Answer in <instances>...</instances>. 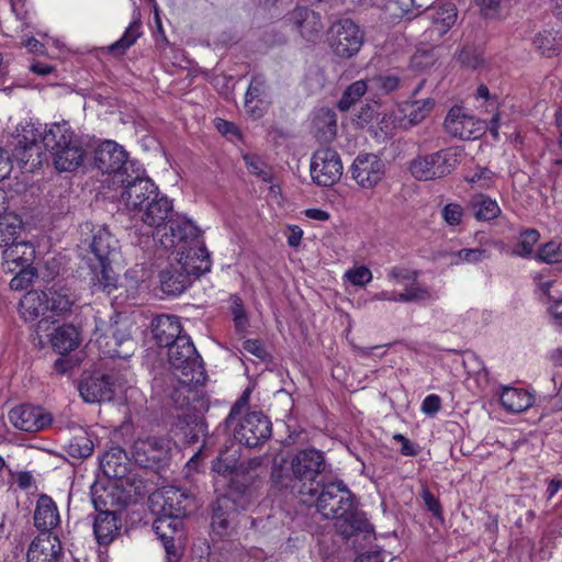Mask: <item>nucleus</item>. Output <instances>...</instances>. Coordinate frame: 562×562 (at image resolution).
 Masks as SVG:
<instances>
[{
	"mask_svg": "<svg viewBox=\"0 0 562 562\" xmlns=\"http://www.w3.org/2000/svg\"><path fill=\"white\" fill-rule=\"evenodd\" d=\"M151 199L133 220L147 226L161 247L176 250L180 271L176 274L162 271L160 282L166 293L180 294L190 276L199 277L211 271V256L201 239L199 227L188 217L173 213L172 200L160 193Z\"/></svg>",
	"mask_w": 562,
	"mask_h": 562,
	"instance_id": "nucleus-1",
	"label": "nucleus"
},
{
	"mask_svg": "<svg viewBox=\"0 0 562 562\" xmlns=\"http://www.w3.org/2000/svg\"><path fill=\"white\" fill-rule=\"evenodd\" d=\"M155 337L159 346L168 347L170 366L175 370L173 375L178 381L172 398L178 393L191 392L196 386L203 385L206 372L200 355L196 352L191 338L182 334L180 318L175 315H166L158 318Z\"/></svg>",
	"mask_w": 562,
	"mask_h": 562,
	"instance_id": "nucleus-2",
	"label": "nucleus"
},
{
	"mask_svg": "<svg viewBox=\"0 0 562 562\" xmlns=\"http://www.w3.org/2000/svg\"><path fill=\"white\" fill-rule=\"evenodd\" d=\"M316 507L324 518L336 520L335 526L345 538L356 532H373V526L357 510L356 497L342 481L323 485Z\"/></svg>",
	"mask_w": 562,
	"mask_h": 562,
	"instance_id": "nucleus-3",
	"label": "nucleus"
},
{
	"mask_svg": "<svg viewBox=\"0 0 562 562\" xmlns=\"http://www.w3.org/2000/svg\"><path fill=\"white\" fill-rule=\"evenodd\" d=\"M150 499L153 503L162 502L160 517L154 522V529L171 561L172 558L177 559L172 533L181 525L180 518L187 515L191 499L183 490L175 486L162 487Z\"/></svg>",
	"mask_w": 562,
	"mask_h": 562,
	"instance_id": "nucleus-4",
	"label": "nucleus"
},
{
	"mask_svg": "<svg viewBox=\"0 0 562 562\" xmlns=\"http://www.w3.org/2000/svg\"><path fill=\"white\" fill-rule=\"evenodd\" d=\"M42 142L50 153L57 171L71 172L82 165L83 147L67 121L47 125Z\"/></svg>",
	"mask_w": 562,
	"mask_h": 562,
	"instance_id": "nucleus-5",
	"label": "nucleus"
},
{
	"mask_svg": "<svg viewBox=\"0 0 562 562\" xmlns=\"http://www.w3.org/2000/svg\"><path fill=\"white\" fill-rule=\"evenodd\" d=\"M90 248L99 261V271H94L93 288L111 293L116 288V277L111 268V257L119 249V240L106 226H99L92 231Z\"/></svg>",
	"mask_w": 562,
	"mask_h": 562,
	"instance_id": "nucleus-6",
	"label": "nucleus"
},
{
	"mask_svg": "<svg viewBox=\"0 0 562 562\" xmlns=\"http://www.w3.org/2000/svg\"><path fill=\"white\" fill-rule=\"evenodd\" d=\"M462 150L449 147L428 155H419L412 159L408 170L418 181H429L450 175L461 162Z\"/></svg>",
	"mask_w": 562,
	"mask_h": 562,
	"instance_id": "nucleus-7",
	"label": "nucleus"
},
{
	"mask_svg": "<svg viewBox=\"0 0 562 562\" xmlns=\"http://www.w3.org/2000/svg\"><path fill=\"white\" fill-rule=\"evenodd\" d=\"M386 278L393 284L404 286L402 292L383 290L372 296V301L411 303L435 300L436 296L427 288L417 283V272L403 267H393Z\"/></svg>",
	"mask_w": 562,
	"mask_h": 562,
	"instance_id": "nucleus-8",
	"label": "nucleus"
},
{
	"mask_svg": "<svg viewBox=\"0 0 562 562\" xmlns=\"http://www.w3.org/2000/svg\"><path fill=\"white\" fill-rule=\"evenodd\" d=\"M363 42V31L349 19L340 20L334 23L329 29V47L333 53L341 59H349L357 55Z\"/></svg>",
	"mask_w": 562,
	"mask_h": 562,
	"instance_id": "nucleus-9",
	"label": "nucleus"
},
{
	"mask_svg": "<svg viewBox=\"0 0 562 562\" xmlns=\"http://www.w3.org/2000/svg\"><path fill=\"white\" fill-rule=\"evenodd\" d=\"M117 183L123 187L121 203L132 220L138 211L148 204V201L153 200L151 196L159 193L158 187L153 180L138 173L134 177L127 175L117 180Z\"/></svg>",
	"mask_w": 562,
	"mask_h": 562,
	"instance_id": "nucleus-10",
	"label": "nucleus"
},
{
	"mask_svg": "<svg viewBox=\"0 0 562 562\" xmlns=\"http://www.w3.org/2000/svg\"><path fill=\"white\" fill-rule=\"evenodd\" d=\"M434 104L432 99L402 103L383 116L381 130L390 133L394 128H407L418 124L430 113Z\"/></svg>",
	"mask_w": 562,
	"mask_h": 562,
	"instance_id": "nucleus-11",
	"label": "nucleus"
},
{
	"mask_svg": "<svg viewBox=\"0 0 562 562\" xmlns=\"http://www.w3.org/2000/svg\"><path fill=\"white\" fill-rule=\"evenodd\" d=\"M172 441L165 437L137 439L132 447V458L142 468L159 469L171 456Z\"/></svg>",
	"mask_w": 562,
	"mask_h": 562,
	"instance_id": "nucleus-12",
	"label": "nucleus"
},
{
	"mask_svg": "<svg viewBox=\"0 0 562 562\" xmlns=\"http://www.w3.org/2000/svg\"><path fill=\"white\" fill-rule=\"evenodd\" d=\"M352 180L363 190L376 188L385 178V161L372 153H360L350 166Z\"/></svg>",
	"mask_w": 562,
	"mask_h": 562,
	"instance_id": "nucleus-13",
	"label": "nucleus"
},
{
	"mask_svg": "<svg viewBox=\"0 0 562 562\" xmlns=\"http://www.w3.org/2000/svg\"><path fill=\"white\" fill-rule=\"evenodd\" d=\"M342 161L339 154L331 148H319L311 158V178L321 187L337 183L342 176Z\"/></svg>",
	"mask_w": 562,
	"mask_h": 562,
	"instance_id": "nucleus-14",
	"label": "nucleus"
},
{
	"mask_svg": "<svg viewBox=\"0 0 562 562\" xmlns=\"http://www.w3.org/2000/svg\"><path fill=\"white\" fill-rule=\"evenodd\" d=\"M95 167L103 173L113 175V182L127 176L131 164L127 153L114 140H104L95 149Z\"/></svg>",
	"mask_w": 562,
	"mask_h": 562,
	"instance_id": "nucleus-15",
	"label": "nucleus"
},
{
	"mask_svg": "<svg viewBox=\"0 0 562 562\" xmlns=\"http://www.w3.org/2000/svg\"><path fill=\"white\" fill-rule=\"evenodd\" d=\"M272 424L262 413L251 412L246 414L234 426V438L249 448L260 446L270 438Z\"/></svg>",
	"mask_w": 562,
	"mask_h": 562,
	"instance_id": "nucleus-16",
	"label": "nucleus"
},
{
	"mask_svg": "<svg viewBox=\"0 0 562 562\" xmlns=\"http://www.w3.org/2000/svg\"><path fill=\"white\" fill-rule=\"evenodd\" d=\"M445 128L453 137L475 139L483 135L486 123L483 120L475 119L463 108L453 106L445 120Z\"/></svg>",
	"mask_w": 562,
	"mask_h": 562,
	"instance_id": "nucleus-17",
	"label": "nucleus"
},
{
	"mask_svg": "<svg viewBox=\"0 0 562 562\" xmlns=\"http://www.w3.org/2000/svg\"><path fill=\"white\" fill-rule=\"evenodd\" d=\"M325 468L324 453L314 448L300 450L291 460L293 476L301 482H314Z\"/></svg>",
	"mask_w": 562,
	"mask_h": 562,
	"instance_id": "nucleus-18",
	"label": "nucleus"
},
{
	"mask_svg": "<svg viewBox=\"0 0 562 562\" xmlns=\"http://www.w3.org/2000/svg\"><path fill=\"white\" fill-rule=\"evenodd\" d=\"M9 419L15 428L30 432L46 428L53 420L42 407L31 405L14 407L9 413Z\"/></svg>",
	"mask_w": 562,
	"mask_h": 562,
	"instance_id": "nucleus-19",
	"label": "nucleus"
},
{
	"mask_svg": "<svg viewBox=\"0 0 562 562\" xmlns=\"http://www.w3.org/2000/svg\"><path fill=\"white\" fill-rule=\"evenodd\" d=\"M61 555V543L57 536L43 532L29 547L27 562H58Z\"/></svg>",
	"mask_w": 562,
	"mask_h": 562,
	"instance_id": "nucleus-20",
	"label": "nucleus"
},
{
	"mask_svg": "<svg viewBox=\"0 0 562 562\" xmlns=\"http://www.w3.org/2000/svg\"><path fill=\"white\" fill-rule=\"evenodd\" d=\"M2 249L3 265L10 272L19 267H29L35 257V248L26 236L12 245L3 246Z\"/></svg>",
	"mask_w": 562,
	"mask_h": 562,
	"instance_id": "nucleus-21",
	"label": "nucleus"
},
{
	"mask_svg": "<svg viewBox=\"0 0 562 562\" xmlns=\"http://www.w3.org/2000/svg\"><path fill=\"white\" fill-rule=\"evenodd\" d=\"M79 392L87 403L111 401L113 397L112 384L105 375L85 376L80 381Z\"/></svg>",
	"mask_w": 562,
	"mask_h": 562,
	"instance_id": "nucleus-22",
	"label": "nucleus"
},
{
	"mask_svg": "<svg viewBox=\"0 0 562 562\" xmlns=\"http://www.w3.org/2000/svg\"><path fill=\"white\" fill-rule=\"evenodd\" d=\"M300 34L308 42L316 41L323 30V23L319 14L305 8H296L290 16Z\"/></svg>",
	"mask_w": 562,
	"mask_h": 562,
	"instance_id": "nucleus-23",
	"label": "nucleus"
},
{
	"mask_svg": "<svg viewBox=\"0 0 562 562\" xmlns=\"http://www.w3.org/2000/svg\"><path fill=\"white\" fill-rule=\"evenodd\" d=\"M498 398L502 406L508 413H521L532 406L533 395L525 389L501 386Z\"/></svg>",
	"mask_w": 562,
	"mask_h": 562,
	"instance_id": "nucleus-24",
	"label": "nucleus"
},
{
	"mask_svg": "<svg viewBox=\"0 0 562 562\" xmlns=\"http://www.w3.org/2000/svg\"><path fill=\"white\" fill-rule=\"evenodd\" d=\"M49 342L56 352L66 355L79 347L81 337L76 326L64 324L54 328L49 334Z\"/></svg>",
	"mask_w": 562,
	"mask_h": 562,
	"instance_id": "nucleus-25",
	"label": "nucleus"
},
{
	"mask_svg": "<svg viewBox=\"0 0 562 562\" xmlns=\"http://www.w3.org/2000/svg\"><path fill=\"white\" fill-rule=\"evenodd\" d=\"M60 517L55 502L47 495L37 499L34 512V524L42 531H49L59 525Z\"/></svg>",
	"mask_w": 562,
	"mask_h": 562,
	"instance_id": "nucleus-26",
	"label": "nucleus"
},
{
	"mask_svg": "<svg viewBox=\"0 0 562 562\" xmlns=\"http://www.w3.org/2000/svg\"><path fill=\"white\" fill-rule=\"evenodd\" d=\"M49 308L46 292L29 291L19 304L21 317L26 322H33L44 315Z\"/></svg>",
	"mask_w": 562,
	"mask_h": 562,
	"instance_id": "nucleus-27",
	"label": "nucleus"
},
{
	"mask_svg": "<svg viewBox=\"0 0 562 562\" xmlns=\"http://www.w3.org/2000/svg\"><path fill=\"white\" fill-rule=\"evenodd\" d=\"M427 16L432 21L430 34L441 36L456 23L457 9L452 3L436 4L428 9Z\"/></svg>",
	"mask_w": 562,
	"mask_h": 562,
	"instance_id": "nucleus-28",
	"label": "nucleus"
},
{
	"mask_svg": "<svg viewBox=\"0 0 562 562\" xmlns=\"http://www.w3.org/2000/svg\"><path fill=\"white\" fill-rule=\"evenodd\" d=\"M120 529L119 517L109 510L100 512L93 524V532L100 544H108L113 541Z\"/></svg>",
	"mask_w": 562,
	"mask_h": 562,
	"instance_id": "nucleus-29",
	"label": "nucleus"
},
{
	"mask_svg": "<svg viewBox=\"0 0 562 562\" xmlns=\"http://www.w3.org/2000/svg\"><path fill=\"white\" fill-rule=\"evenodd\" d=\"M26 236L22 218L14 213L0 215V248Z\"/></svg>",
	"mask_w": 562,
	"mask_h": 562,
	"instance_id": "nucleus-30",
	"label": "nucleus"
},
{
	"mask_svg": "<svg viewBox=\"0 0 562 562\" xmlns=\"http://www.w3.org/2000/svg\"><path fill=\"white\" fill-rule=\"evenodd\" d=\"M127 456L120 448L106 451L101 459L103 473L111 479H123L127 472Z\"/></svg>",
	"mask_w": 562,
	"mask_h": 562,
	"instance_id": "nucleus-31",
	"label": "nucleus"
},
{
	"mask_svg": "<svg viewBox=\"0 0 562 562\" xmlns=\"http://www.w3.org/2000/svg\"><path fill=\"white\" fill-rule=\"evenodd\" d=\"M469 205L477 221L494 220L498 217L502 212L497 201L485 194L473 195Z\"/></svg>",
	"mask_w": 562,
	"mask_h": 562,
	"instance_id": "nucleus-32",
	"label": "nucleus"
},
{
	"mask_svg": "<svg viewBox=\"0 0 562 562\" xmlns=\"http://www.w3.org/2000/svg\"><path fill=\"white\" fill-rule=\"evenodd\" d=\"M112 338L117 347H122L123 345L128 346L126 350H109L112 357L127 358L133 353L134 342L131 339V322L128 319L116 323L115 327L112 329Z\"/></svg>",
	"mask_w": 562,
	"mask_h": 562,
	"instance_id": "nucleus-33",
	"label": "nucleus"
},
{
	"mask_svg": "<svg viewBox=\"0 0 562 562\" xmlns=\"http://www.w3.org/2000/svg\"><path fill=\"white\" fill-rule=\"evenodd\" d=\"M533 44L541 55L552 57L562 48V36L557 31L543 30L535 36Z\"/></svg>",
	"mask_w": 562,
	"mask_h": 562,
	"instance_id": "nucleus-34",
	"label": "nucleus"
},
{
	"mask_svg": "<svg viewBox=\"0 0 562 562\" xmlns=\"http://www.w3.org/2000/svg\"><path fill=\"white\" fill-rule=\"evenodd\" d=\"M48 304L53 314L58 316L67 315L71 312L75 299H71L66 289H50L47 293Z\"/></svg>",
	"mask_w": 562,
	"mask_h": 562,
	"instance_id": "nucleus-35",
	"label": "nucleus"
},
{
	"mask_svg": "<svg viewBox=\"0 0 562 562\" xmlns=\"http://www.w3.org/2000/svg\"><path fill=\"white\" fill-rule=\"evenodd\" d=\"M140 27L142 25L139 20H134L131 22L123 35L108 47L109 53L114 55L124 54L126 49H128L140 36Z\"/></svg>",
	"mask_w": 562,
	"mask_h": 562,
	"instance_id": "nucleus-36",
	"label": "nucleus"
},
{
	"mask_svg": "<svg viewBox=\"0 0 562 562\" xmlns=\"http://www.w3.org/2000/svg\"><path fill=\"white\" fill-rule=\"evenodd\" d=\"M229 513L217 506L212 515L211 529L212 535L218 539L232 536L234 526Z\"/></svg>",
	"mask_w": 562,
	"mask_h": 562,
	"instance_id": "nucleus-37",
	"label": "nucleus"
},
{
	"mask_svg": "<svg viewBox=\"0 0 562 562\" xmlns=\"http://www.w3.org/2000/svg\"><path fill=\"white\" fill-rule=\"evenodd\" d=\"M314 125L317 128L318 136L323 140H329L336 135L337 121L334 112L322 110L315 117Z\"/></svg>",
	"mask_w": 562,
	"mask_h": 562,
	"instance_id": "nucleus-38",
	"label": "nucleus"
},
{
	"mask_svg": "<svg viewBox=\"0 0 562 562\" xmlns=\"http://www.w3.org/2000/svg\"><path fill=\"white\" fill-rule=\"evenodd\" d=\"M370 88V82L358 80L351 83L344 92L338 102V108L341 111L349 110Z\"/></svg>",
	"mask_w": 562,
	"mask_h": 562,
	"instance_id": "nucleus-39",
	"label": "nucleus"
},
{
	"mask_svg": "<svg viewBox=\"0 0 562 562\" xmlns=\"http://www.w3.org/2000/svg\"><path fill=\"white\" fill-rule=\"evenodd\" d=\"M536 259L549 265L562 262V243L550 240L543 244L536 252Z\"/></svg>",
	"mask_w": 562,
	"mask_h": 562,
	"instance_id": "nucleus-40",
	"label": "nucleus"
},
{
	"mask_svg": "<svg viewBox=\"0 0 562 562\" xmlns=\"http://www.w3.org/2000/svg\"><path fill=\"white\" fill-rule=\"evenodd\" d=\"M342 279L355 286H366L369 284L373 274L366 266H356L345 271Z\"/></svg>",
	"mask_w": 562,
	"mask_h": 562,
	"instance_id": "nucleus-41",
	"label": "nucleus"
},
{
	"mask_svg": "<svg viewBox=\"0 0 562 562\" xmlns=\"http://www.w3.org/2000/svg\"><path fill=\"white\" fill-rule=\"evenodd\" d=\"M440 214H441L443 222L448 226L456 227V226L461 225V223L463 222V218L465 216V211L461 204L451 202V203L446 204L441 209Z\"/></svg>",
	"mask_w": 562,
	"mask_h": 562,
	"instance_id": "nucleus-42",
	"label": "nucleus"
},
{
	"mask_svg": "<svg viewBox=\"0 0 562 562\" xmlns=\"http://www.w3.org/2000/svg\"><path fill=\"white\" fill-rule=\"evenodd\" d=\"M540 234L536 229H527L521 233L515 252L521 257H529L533 252V246L538 243Z\"/></svg>",
	"mask_w": 562,
	"mask_h": 562,
	"instance_id": "nucleus-43",
	"label": "nucleus"
},
{
	"mask_svg": "<svg viewBox=\"0 0 562 562\" xmlns=\"http://www.w3.org/2000/svg\"><path fill=\"white\" fill-rule=\"evenodd\" d=\"M496 175L486 168H479L467 181L473 189H490L495 184Z\"/></svg>",
	"mask_w": 562,
	"mask_h": 562,
	"instance_id": "nucleus-44",
	"label": "nucleus"
},
{
	"mask_svg": "<svg viewBox=\"0 0 562 562\" xmlns=\"http://www.w3.org/2000/svg\"><path fill=\"white\" fill-rule=\"evenodd\" d=\"M452 262L459 263H476L487 257L486 250L482 248H464L451 255Z\"/></svg>",
	"mask_w": 562,
	"mask_h": 562,
	"instance_id": "nucleus-45",
	"label": "nucleus"
},
{
	"mask_svg": "<svg viewBox=\"0 0 562 562\" xmlns=\"http://www.w3.org/2000/svg\"><path fill=\"white\" fill-rule=\"evenodd\" d=\"M93 452V443L86 436L75 437L68 445V453L74 458H87Z\"/></svg>",
	"mask_w": 562,
	"mask_h": 562,
	"instance_id": "nucleus-46",
	"label": "nucleus"
},
{
	"mask_svg": "<svg viewBox=\"0 0 562 562\" xmlns=\"http://www.w3.org/2000/svg\"><path fill=\"white\" fill-rule=\"evenodd\" d=\"M369 82L370 89L382 93H389L398 88L400 79L394 75H383L372 78Z\"/></svg>",
	"mask_w": 562,
	"mask_h": 562,
	"instance_id": "nucleus-47",
	"label": "nucleus"
},
{
	"mask_svg": "<svg viewBox=\"0 0 562 562\" xmlns=\"http://www.w3.org/2000/svg\"><path fill=\"white\" fill-rule=\"evenodd\" d=\"M237 469V458L234 454H221L212 465V470L223 476L232 475Z\"/></svg>",
	"mask_w": 562,
	"mask_h": 562,
	"instance_id": "nucleus-48",
	"label": "nucleus"
},
{
	"mask_svg": "<svg viewBox=\"0 0 562 562\" xmlns=\"http://www.w3.org/2000/svg\"><path fill=\"white\" fill-rule=\"evenodd\" d=\"M20 268V271L10 281V288L14 291L26 288L35 277V273L32 269H29L27 267Z\"/></svg>",
	"mask_w": 562,
	"mask_h": 562,
	"instance_id": "nucleus-49",
	"label": "nucleus"
},
{
	"mask_svg": "<svg viewBox=\"0 0 562 562\" xmlns=\"http://www.w3.org/2000/svg\"><path fill=\"white\" fill-rule=\"evenodd\" d=\"M243 159L247 166V169L250 173L261 177L263 180H267V172L265 171V164L260 157L251 154H245Z\"/></svg>",
	"mask_w": 562,
	"mask_h": 562,
	"instance_id": "nucleus-50",
	"label": "nucleus"
},
{
	"mask_svg": "<svg viewBox=\"0 0 562 562\" xmlns=\"http://www.w3.org/2000/svg\"><path fill=\"white\" fill-rule=\"evenodd\" d=\"M214 125L222 135L227 136L229 139L240 138V132L234 123L217 117L214 121Z\"/></svg>",
	"mask_w": 562,
	"mask_h": 562,
	"instance_id": "nucleus-51",
	"label": "nucleus"
},
{
	"mask_svg": "<svg viewBox=\"0 0 562 562\" xmlns=\"http://www.w3.org/2000/svg\"><path fill=\"white\" fill-rule=\"evenodd\" d=\"M422 498L427 509L437 518H442V508L439 499L428 490L424 488Z\"/></svg>",
	"mask_w": 562,
	"mask_h": 562,
	"instance_id": "nucleus-52",
	"label": "nucleus"
},
{
	"mask_svg": "<svg viewBox=\"0 0 562 562\" xmlns=\"http://www.w3.org/2000/svg\"><path fill=\"white\" fill-rule=\"evenodd\" d=\"M265 80L259 76L254 77L248 87L245 99H263L262 97L265 95Z\"/></svg>",
	"mask_w": 562,
	"mask_h": 562,
	"instance_id": "nucleus-53",
	"label": "nucleus"
},
{
	"mask_svg": "<svg viewBox=\"0 0 562 562\" xmlns=\"http://www.w3.org/2000/svg\"><path fill=\"white\" fill-rule=\"evenodd\" d=\"M441 408V398L437 394L427 395L422 403V412L426 415L432 416Z\"/></svg>",
	"mask_w": 562,
	"mask_h": 562,
	"instance_id": "nucleus-54",
	"label": "nucleus"
},
{
	"mask_svg": "<svg viewBox=\"0 0 562 562\" xmlns=\"http://www.w3.org/2000/svg\"><path fill=\"white\" fill-rule=\"evenodd\" d=\"M481 12L486 18H496L499 13L502 0H476Z\"/></svg>",
	"mask_w": 562,
	"mask_h": 562,
	"instance_id": "nucleus-55",
	"label": "nucleus"
},
{
	"mask_svg": "<svg viewBox=\"0 0 562 562\" xmlns=\"http://www.w3.org/2000/svg\"><path fill=\"white\" fill-rule=\"evenodd\" d=\"M245 109L250 116L259 119L263 115L266 102L263 99H245Z\"/></svg>",
	"mask_w": 562,
	"mask_h": 562,
	"instance_id": "nucleus-56",
	"label": "nucleus"
},
{
	"mask_svg": "<svg viewBox=\"0 0 562 562\" xmlns=\"http://www.w3.org/2000/svg\"><path fill=\"white\" fill-rule=\"evenodd\" d=\"M248 403V394L244 393L243 396L236 402V404L232 407L229 415L226 418V424L228 427H233L235 420L238 419V417L241 414L243 408Z\"/></svg>",
	"mask_w": 562,
	"mask_h": 562,
	"instance_id": "nucleus-57",
	"label": "nucleus"
},
{
	"mask_svg": "<svg viewBox=\"0 0 562 562\" xmlns=\"http://www.w3.org/2000/svg\"><path fill=\"white\" fill-rule=\"evenodd\" d=\"M286 243L290 247L300 246L303 238V229L297 225H288L285 231Z\"/></svg>",
	"mask_w": 562,
	"mask_h": 562,
	"instance_id": "nucleus-58",
	"label": "nucleus"
},
{
	"mask_svg": "<svg viewBox=\"0 0 562 562\" xmlns=\"http://www.w3.org/2000/svg\"><path fill=\"white\" fill-rule=\"evenodd\" d=\"M431 64L432 56L426 50L416 52L411 59V66L414 69H423Z\"/></svg>",
	"mask_w": 562,
	"mask_h": 562,
	"instance_id": "nucleus-59",
	"label": "nucleus"
},
{
	"mask_svg": "<svg viewBox=\"0 0 562 562\" xmlns=\"http://www.w3.org/2000/svg\"><path fill=\"white\" fill-rule=\"evenodd\" d=\"M459 58H460V61L464 66H467L469 68H473V69L480 67L482 65V63H483L482 57L480 55L471 52L470 49L462 50L460 53Z\"/></svg>",
	"mask_w": 562,
	"mask_h": 562,
	"instance_id": "nucleus-60",
	"label": "nucleus"
},
{
	"mask_svg": "<svg viewBox=\"0 0 562 562\" xmlns=\"http://www.w3.org/2000/svg\"><path fill=\"white\" fill-rule=\"evenodd\" d=\"M15 482L21 490L35 487V477L30 471H20L15 474Z\"/></svg>",
	"mask_w": 562,
	"mask_h": 562,
	"instance_id": "nucleus-61",
	"label": "nucleus"
},
{
	"mask_svg": "<svg viewBox=\"0 0 562 562\" xmlns=\"http://www.w3.org/2000/svg\"><path fill=\"white\" fill-rule=\"evenodd\" d=\"M244 349L251 353L257 356L258 358H263L266 355V350L262 346V344L257 339H248L244 342Z\"/></svg>",
	"mask_w": 562,
	"mask_h": 562,
	"instance_id": "nucleus-62",
	"label": "nucleus"
},
{
	"mask_svg": "<svg viewBox=\"0 0 562 562\" xmlns=\"http://www.w3.org/2000/svg\"><path fill=\"white\" fill-rule=\"evenodd\" d=\"M304 215L310 220L318 222H326L330 218V214L327 211L316 207L306 209Z\"/></svg>",
	"mask_w": 562,
	"mask_h": 562,
	"instance_id": "nucleus-63",
	"label": "nucleus"
},
{
	"mask_svg": "<svg viewBox=\"0 0 562 562\" xmlns=\"http://www.w3.org/2000/svg\"><path fill=\"white\" fill-rule=\"evenodd\" d=\"M355 562H383V558L379 551H370L359 554Z\"/></svg>",
	"mask_w": 562,
	"mask_h": 562,
	"instance_id": "nucleus-64",
	"label": "nucleus"
}]
</instances>
